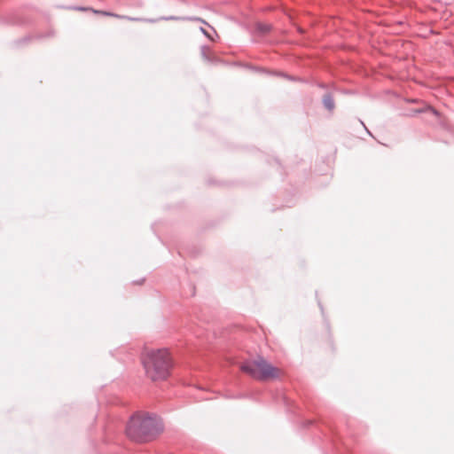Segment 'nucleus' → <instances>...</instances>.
<instances>
[{
  "instance_id": "obj_1",
  "label": "nucleus",
  "mask_w": 454,
  "mask_h": 454,
  "mask_svg": "<svg viewBox=\"0 0 454 454\" xmlns=\"http://www.w3.org/2000/svg\"><path fill=\"white\" fill-rule=\"evenodd\" d=\"M161 431L160 421L155 416H151L147 413L134 415L129 419L126 427L128 437L139 442L152 441Z\"/></svg>"
},
{
  "instance_id": "obj_2",
  "label": "nucleus",
  "mask_w": 454,
  "mask_h": 454,
  "mask_svg": "<svg viewBox=\"0 0 454 454\" xmlns=\"http://www.w3.org/2000/svg\"><path fill=\"white\" fill-rule=\"evenodd\" d=\"M145 373L153 381L166 380L172 368V356L167 348L147 350L143 358Z\"/></svg>"
},
{
  "instance_id": "obj_3",
  "label": "nucleus",
  "mask_w": 454,
  "mask_h": 454,
  "mask_svg": "<svg viewBox=\"0 0 454 454\" xmlns=\"http://www.w3.org/2000/svg\"><path fill=\"white\" fill-rule=\"evenodd\" d=\"M240 369L254 380L262 381L276 380L283 375L280 368L273 366L262 357L244 363Z\"/></svg>"
},
{
  "instance_id": "obj_4",
  "label": "nucleus",
  "mask_w": 454,
  "mask_h": 454,
  "mask_svg": "<svg viewBox=\"0 0 454 454\" xmlns=\"http://www.w3.org/2000/svg\"><path fill=\"white\" fill-rule=\"evenodd\" d=\"M77 10H79V11H90L94 14L102 15V16H106V17H113V18H116V19H120V20H135V19L130 18L129 16L120 15V14H116V13H114V12H106V11H102V10H96V9H92V8L80 7V8H77Z\"/></svg>"
},
{
  "instance_id": "obj_5",
  "label": "nucleus",
  "mask_w": 454,
  "mask_h": 454,
  "mask_svg": "<svg viewBox=\"0 0 454 454\" xmlns=\"http://www.w3.org/2000/svg\"><path fill=\"white\" fill-rule=\"evenodd\" d=\"M323 102L325 108L329 111H332L334 108V102L329 95L325 96Z\"/></svg>"
},
{
  "instance_id": "obj_6",
  "label": "nucleus",
  "mask_w": 454,
  "mask_h": 454,
  "mask_svg": "<svg viewBox=\"0 0 454 454\" xmlns=\"http://www.w3.org/2000/svg\"><path fill=\"white\" fill-rule=\"evenodd\" d=\"M257 27H258V30L263 34L267 33L270 30V26L268 24H259Z\"/></svg>"
}]
</instances>
